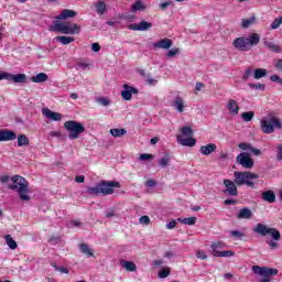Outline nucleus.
<instances>
[{
    "label": "nucleus",
    "instance_id": "obj_8",
    "mask_svg": "<svg viewBox=\"0 0 282 282\" xmlns=\"http://www.w3.org/2000/svg\"><path fill=\"white\" fill-rule=\"evenodd\" d=\"M252 272L253 274H259V276H263V279L259 280L258 282H272V279H270V276H276V274H279L278 269L259 265H253Z\"/></svg>",
    "mask_w": 282,
    "mask_h": 282
},
{
    "label": "nucleus",
    "instance_id": "obj_64",
    "mask_svg": "<svg viewBox=\"0 0 282 282\" xmlns=\"http://www.w3.org/2000/svg\"><path fill=\"white\" fill-rule=\"evenodd\" d=\"M275 68L276 69H282V59H278L275 63Z\"/></svg>",
    "mask_w": 282,
    "mask_h": 282
},
{
    "label": "nucleus",
    "instance_id": "obj_25",
    "mask_svg": "<svg viewBox=\"0 0 282 282\" xmlns=\"http://www.w3.org/2000/svg\"><path fill=\"white\" fill-rule=\"evenodd\" d=\"M172 107H174V109H176V111H178V113H183L184 112V99H182V97H176L175 100L172 104Z\"/></svg>",
    "mask_w": 282,
    "mask_h": 282
},
{
    "label": "nucleus",
    "instance_id": "obj_35",
    "mask_svg": "<svg viewBox=\"0 0 282 282\" xmlns=\"http://www.w3.org/2000/svg\"><path fill=\"white\" fill-rule=\"evenodd\" d=\"M30 144V139L25 134L18 135V147H28Z\"/></svg>",
    "mask_w": 282,
    "mask_h": 282
},
{
    "label": "nucleus",
    "instance_id": "obj_33",
    "mask_svg": "<svg viewBox=\"0 0 282 282\" xmlns=\"http://www.w3.org/2000/svg\"><path fill=\"white\" fill-rule=\"evenodd\" d=\"M47 74L45 73H39L37 75L31 77V80L33 83H45V80H47Z\"/></svg>",
    "mask_w": 282,
    "mask_h": 282
},
{
    "label": "nucleus",
    "instance_id": "obj_21",
    "mask_svg": "<svg viewBox=\"0 0 282 282\" xmlns=\"http://www.w3.org/2000/svg\"><path fill=\"white\" fill-rule=\"evenodd\" d=\"M78 13H76V11L74 10H69V9H64L59 15L56 17V19L61 20H65V19H74V17H76Z\"/></svg>",
    "mask_w": 282,
    "mask_h": 282
},
{
    "label": "nucleus",
    "instance_id": "obj_3",
    "mask_svg": "<svg viewBox=\"0 0 282 282\" xmlns=\"http://www.w3.org/2000/svg\"><path fill=\"white\" fill-rule=\"evenodd\" d=\"M261 41L259 33H252L248 37L240 36L234 40L232 45L239 52H250L252 47H257Z\"/></svg>",
    "mask_w": 282,
    "mask_h": 282
},
{
    "label": "nucleus",
    "instance_id": "obj_40",
    "mask_svg": "<svg viewBox=\"0 0 282 282\" xmlns=\"http://www.w3.org/2000/svg\"><path fill=\"white\" fill-rule=\"evenodd\" d=\"M140 10H144V4L142 1H137L134 4H132L131 12H138Z\"/></svg>",
    "mask_w": 282,
    "mask_h": 282
},
{
    "label": "nucleus",
    "instance_id": "obj_10",
    "mask_svg": "<svg viewBox=\"0 0 282 282\" xmlns=\"http://www.w3.org/2000/svg\"><path fill=\"white\" fill-rule=\"evenodd\" d=\"M236 162L239 164L242 169H252L254 166V160L250 158V153L248 152H241L236 156Z\"/></svg>",
    "mask_w": 282,
    "mask_h": 282
},
{
    "label": "nucleus",
    "instance_id": "obj_47",
    "mask_svg": "<svg viewBox=\"0 0 282 282\" xmlns=\"http://www.w3.org/2000/svg\"><path fill=\"white\" fill-rule=\"evenodd\" d=\"M196 258H197V259H202V261H204V260L208 259V256L206 254V251H204V250H198V251L196 252Z\"/></svg>",
    "mask_w": 282,
    "mask_h": 282
},
{
    "label": "nucleus",
    "instance_id": "obj_57",
    "mask_svg": "<svg viewBox=\"0 0 282 282\" xmlns=\"http://www.w3.org/2000/svg\"><path fill=\"white\" fill-rule=\"evenodd\" d=\"M271 80L272 83H278V85H282V78L279 77V75H272Z\"/></svg>",
    "mask_w": 282,
    "mask_h": 282
},
{
    "label": "nucleus",
    "instance_id": "obj_63",
    "mask_svg": "<svg viewBox=\"0 0 282 282\" xmlns=\"http://www.w3.org/2000/svg\"><path fill=\"white\" fill-rule=\"evenodd\" d=\"M91 50H93V52H100V44L93 43L91 44Z\"/></svg>",
    "mask_w": 282,
    "mask_h": 282
},
{
    "label": "nucleus",
    "instance_id": "obj_54",
    "mask_svg": "<svg viewBox=\"0 0 282 282\" xmlns=\"http://www.w3.org/2000/svg\"><path fill=\"white\" fill-rule=\"evenodd\" d=\"M276 149H278V151H276V160L279 162H282V145L281 144L278 145Z\"/></svg>",
    "mask_w": 282,
    "mask_h": 282
},
{
    "label": "nucleus",
    "instance_id": "obj_28",
    "mask_svg": "<svg viewBox=\"0 0 282 282\" xmlns=\"http://www.w3.org/2000/svg\"><path fill=\"white\" fill-rule=\"evenodd\" d=\"M178 224H184L185 226H195L197 224V217L189 218H177Z\"/></svg>",
    "mask_w": 282,
    "mask_h": 282
},
{
    "label": "nucleus",
    "instance_id": "obj_37",
    "mask_svg": "<svg viewBox=\"0 0 282 282\" xmlns=\"http://www.w3.org/2000/svg\"><path fill=\"white\" fill-rule=\"evenodd\" d=\"M170 162H171V156L166 154L165 156L159 160V166H161V169H166Z\"/></svg>",
    "mask_w": 282,
    "mask_h": 282
},
{
    "label": "nucleus",
    "instance_id": "obj_23",
    "mask_svg": "<svg viewBox=\"0 0 282 282\" xmlns=\"http://www.w3.org/2000/svg\"><path fill=\"white\" fill-rule=\"evenodd\" d=\"M224 248H226V245L224 242L221 241L213 242L210 246L213 257H216L217 254H219L221 252L219 250H224Z\"/></svg>",
    "mask_w": 282,
    "mask_h": 282
},
{
    "label": "nucleus",
    "instance_id": "obj_55",
    "mask_svg": "<svg viewBox=\"0 0 282 282\" xmlns=\"http://www.w3.org/2000/svg\"><path fill=\"white\" fill-rule=\"evenodd\" d=\"M87 67H89V64L85 62H79L76 64V69H87Z\"/></svg>",
    "mask_w": 282,
    "mask_h": 282
},
{
    "label": "nucleus",
    "instance_id": "obj_51",
    "mask_svg": "<svg viewBox=\"0 0 282 282\" xmlns=\"http://www.w3.org/2000/svg\"><path fill=\"white\" fill-rule=\"evenodd\" d=\"M145 186L147 188H155V186H158V182H155V180H149L145 182Z\"/></svg>",
    "mask_w": 282,
    "mask_h": 282
},
{
    "label": "nucleus",
    "instance_id": "obj_13",
    "mask_svg": "<svg viewBox=\"0 0 282 282\" xmlns=\"http://www.w3.org/2000/svg\"><path fill=\"white\" fill-rule=\"evenodd\" d=\"M17 140V132L12 130H0V142H10Z\"/></svg>",
    "mask_w": 282,
    "mask_h": 282
},
{
    "label": "nucleus",
    "instance_id": "obj_11",
    "mask_svg": "<svg viewBox=\"0 0 282 282\" xmlns=\"http://www.w3.org/2000/svg\"><path fill=\"white\" fill-rule=\"evenodd\" d=\"M151 28H153V23L147 21H141L139 23H132L128 25V29L134 32H147V30H151Z\"/></svg>",
    "mask_w": 282,
    "mask_h": 282
},
{
    "label": "nucleus",
    "instance_id": "obj_6",
    "mask_svg": "<svg viewBox=\"0 0 282 282\" xmlns=\"http://www.w3.org/2000/svg\"><path fill=\"white\" fill-rule=\"evenodd\" d=\"M64 129L68 131L69 140H78L82 133H85V126L78 121L68 120L64 123Z\"/></svg>",
    "mask_w": 282,
    "mask_h": 282
},
{
    "label": "nucleus",
    "instance_id": "obj_2",
    "mask_svg": "<svg viewBox=\"0 0 282 282\" xmlns=\"http://www.w3.org/2000/svg\"><path fill=\"white\" fill-rule=\"evenodd\" d=\"M11 182H13V184L8 185L9 191H17L22 202H30L31 197L28 195V193H30V184L25 177L21 175H13L11 177Z\"/></svg>",
    "mask_w": 282,
    "mask_h": 282
},
{
    "label": "nucleus",
    "instance_id": "obj_44",
    "mask_svg": "<svg viewBox=\"0 0 282 282\" xmlns=\"http://www.w3.org/2000/svg\"><path fill=\"white\" fill-rule=\"evenodd\" d=\"M52 267L57 270L58 272H62L63 274H69V270L65 267H58L56 263H53Z\"/></svg>",
    "mask_w": 282,
    "mask_h": 282
},
{
    "label": "nucleus",
    "instance_id": "obj_50",
    "mask_svg": "<svg viewBox=\"0 0 282 282\" xmlns=\"http://www.w3.org/2000/svg\"><path fill=\"white\" fill-rule=\"evenodd\" d=\"M139 160L142 162H147L148 160H153V154L143 153L139 156Z\"/></svg>",
    "mask_w": 282,
    "mask_h": 282
},
{
    "label": "nucleus",
    "instance_id": "obj_42",
    "mask_svg": "<svg viewBox=\"0 0 282 282\" xmlns=\"http://www.w3.org/2000/svg\"><path fill=\"white\" fill-rule=\"evenodd\" d=\"M238 149H241V151H250V149H252V144L241 142V143L238 144Z\"/></svg>",
    "mask_w": 282,
    "mask_h": 282
},
{
    "label": "nucleus",
    "instance_id": "obj_30",
    "mask_svg": "<svg viewBox=\"0 0 282 282\" xmlns=\"http://www.w3.org/2000/svg\"><path fill=\"white\" fill-rule=\"evenodd\" d=\"M4 240L7 242V246L10 248V250H17L18 245L14 238H12V236L10 235L4 236Z\"/></svg>",
    "mask_w": 282,
    "mask_h": 282
},
{
    "label": "nucleus",
    "instance_id": "obj_48",
    "mask_svg": "<svg viewBox=\"0 0 282 282\" xmlns=\"http://www.w3.org/2000/svg\"><path fill=\"white\" fill-rule=\"evenodd\" d=\"M97 101L99 102V105H101L102 107H109L110 105V100L105 98V97H101V98H98Z\"/></svg>",
    "mask_w": 282,
    "mask_h": 282
},
{
    "label": "nucleus",
    "instance_id": "obj_49",
    "mask_svg": "<svg viewBox=\"0 0 282 282\" xmlns=\"http://www.w3.org/2000/svg\"><path fill=\"white\" fill-rule=\"evenodd\" d=\"M180 54V48H172L167 52V58H173V56H177Z\"/></svg>",
    "mask_w": 282,
    "mask_h": 282
},
{
    "label": "nucleus",
    "instance_id": "obj_29",
    "mask_svg": "<svg viewBox=\"0 0 282 282\" xmlns=\"http://www.w3.org/2000/svg\"><path fill=\"white\" fill-rule=\"evenodd\" d=\"M79 250L83 254H86V257H94V250L89 248V245L87 243H80Z\"/></svg>",
    "mask_w": 282,
    "mask_h": 282
},
{
    "label": "nucleus",
    "instance_id": "obj_62",
    "mask_svg": "<svg viewBox=\"0 0 282 282\" xmlns=\"http://www.w3.org/2000/svg\"><path fill=\"white\" fill-rule=\"evenodd\" d=\"M0 182L2 184H8V182H10V176L8 175L0 176Z\"/></svg>",
    "mask_w": 282,
    "mask_h": 282
},
{
    "label": "nucleus",
    "instance_id": "obj_58",
    "mask_svg": "<svg viewBox=\"0 0 282 282\" xmlns=\"http://www.w3.org/2000/svg\"><path fill=\"white\" fill-rule=\"evenodd\" d=\"M268 246H270L271 250H276V248H279L278 242H275L274 240H269L267 241Z\"/></svg>",
    "mask_w": 282,
    "mask_h": 282
},
{
    "label": "nucleus",
    "instance_id": "obj_52",
    "mask_svg": "<svg viewBox=\"0 0 282 282\" xmlns=\"http://www.w3.org/2000/svg\"><path fill=\"white\" fill-rule=\"evenodd\" d=\"M252 76V68H247L246 72L242 75V80H248Z\"/></svg>",
    "mask_w": 282,
    "mask_h": 282
},
{
    "label": "nucleus",
    "instance_id": "obj_41",
    "mask_svg": "<svg viewBox=\"0 0 282 282\" xmlns=\"http://www.w3.org/2000/svg\"><path fill=\"white\" fill-rule=\"evenodd\" d=\"M181 133L183 135H187L191 138V135H193V128L188 127V126H185L181 129Z\"/></svg>",
    "mask_w": 282,
    "mask_h": 282
},
{
    "label": "nucleus",
    "instance_id": "obj_24",
    "mask_svg": "<svg viewBox=\"0 0 282 282\" xmlns=\"http://www.w3.org/2000/svg\"><path fill=\"white\" fill-rule=\"evenodd\" d=\"M64 34H80V25H65L64 26Z\"/></svg>",
    "mask_w": 282,
    "mask_h": 282
},
{
    "label": "nucleus",
    "instance_id": "obj_26",
    "mask_svg": "<svg viewBox=\"0 0 282 282\" xmlns=\"http://www.w3.org/2000/svg\"><path fill=\"white\" fill-rule=\"evenodd\" d=\"M50 32H59L61 34H64L65 32V24L55 21L53 22V25L50 26Z\"/></svg>",
    "mask_w": 282,
    "mask_h": 282
},
{
    "label": "nucleus",
    "instance_id": "obj_17",
    "mask_svg": "<svg viewBox=\"0 0 282 282\" xmlns=\"http://www.w3.org/2000/svg\"><path fill=\"white\" fill-rule=\"evenodd\" d=\"M176 140L178 144H182V147H195V144H197V140H195L194 138L183 139L182 135H177Z\"/></svg>",
    "mask_w": 282,
    "mask_h": 282
},
{
    "label": "nucleus",
    "instance_id": "obj_1",
    "mask_svg": "<svg viewBox=\"0 0 282 282\" xmlns=\"http://www.w3.org/2000/svg\"><path fill=\"white\" fill-rule=\"evenodd\" d=\"M234 177V182L228 178L224 180L226 187L224 191L225 195L237 197L239 195L237 186H247L248 188L257 189V182L254 180H259V174L252 172H235Z\"/></svg>",
    "mask_w": 282,
    "mask_h": 282
},
{
    "label": "nucleus",
    "instance_id": "obj_7",
    "mask_svg": "<svg viewBox=\"0 0 282 282\" xmlns=\"http://www.w3.org/2000/svg\"><path fill=\"white\" fill-rule=\"evenodd\" d=\"M253 232H256V235H260L261 237H267V235H270L273 241L281 240V232L278 231L276 228H270L268 225H263L261 223L256 225Z\"/></svg>",
    "mask_w": 282,
    "mask_h": 282
},
{
    "label": "nucleus",
    "instance_id": "obj_18",
    "mask_svg": "<svg viewBox=\"0 0 282 282\" xmlns=\"http://www.w3.org/2000/svg\"><path fill=\"white\" fill-rule=\"evenodd\" d=\"M226 109H228V111L230 113H234V116H238L239 115V104H237V100L235 99H229L227 105H226Z\"/></svg>",
    "mask_w": 282,
    "mask_h": 282
},
{
    "label": "nucleus",
    "instance_id": "obj_34",
    "mask_svg": "<svg viewBox=\"0 0 282 282\" xmlns=\"http://www.w3.org/2000/svg\"><path fill=\"white\" fill-rule=\"evenodd\" d=\"M127 134V130L126 129H110V135H112L113 138H122V135Z\"/></svg>",
    "mask_w": 282,
    "mask_h": 282
},
{
    "label": "nucleus",
    "instance_id": "obj_31",
    "mask_svg": "<svg viewBox=\"0 0 282 282\" xmlns=\"http://www.w3.org/2000/svg\"><path fill=\"white\" fill-rule=\"evenodd\" d=\"M96 8V12L97 14H105V12H107V4L105 3V1H98L95 6Z\"/></svg>",
    "mask_w": 282,
    "mask_h": 282
},
{
    "label": "nucleus",
    "instance_id": "obj_22",
    "mask_svg": "<svg viewBox=\"0 0 282 282\" xmlns=\"http://www.w3.org/2000/svg\"><path fill=\"white\" fill-rule=\"evenodd\" d=\"M238 219H252V210L249 207H243L237 215Z\"/></svg>",
    "mask_w": 282,
    "mask_h": 282
},
{
    "label": "nucleus",
    "instance_id": "obj_45",
    "mask_svg": "<svg viewBox=\"0 0 282 282\" xmlns=\"http://www.w3.org/2000/svg\"><path fill=\"white\" fill-rule=\"evenodd\" d=\"M216 257H224V258L235 257V253L234 251H230V250L220 251Z\"/></svg>",
    "mask_w": 282,
    "mask_h": 282
},
{
    "label": "nucleus",
    "instance_id": "obj_12",
    "mask_svg": "<svg viewBox=\"0 0 282 282\" xmlns=\"http://www.w3.org/2000/svg\"><path fill=\"white\" fill-rule=\"evenodd\" d=\"M133 94H138V88L129 86L128 84L123 85V90L121 91V97L124 100H131Z\"/></svg>",
    "mask_w": 282,
    "mask_h": 282
},
{
    "label": "nucleus",
    "instance_id": "obj_20",
    "mask_svg": "<svg viewBox=\"0 0 282 282\" xmlns=\"http://www.w3.org/2000/svg\"><path fill=\"white\" fill-rule=\"evenodd\" d=\"M202 155H210V153H215L217 151V144L208 143L207 145L200 147Z\"/></svg>",
    "mask_w": 282,
    "mask_h": 282
},
{
    "label": "nucleus",
    "instance_id": "obj_19",
    "mask_svg": "<svg viewBox=\"0 0 282 282\" xmlns=\"http://www.w3.org/2000/svg\"><path fill=\"white\" fill-rule=\"evenodd\" d=\"M263 45L269 52H273L274 54H281V46H279L274 42L264 40Z\"/></svg>",
    "mask_w": 282,
    "mask_h": 282
},
{
    "label": "nucleus",
    "instance_id": "obj_43",
    "mask_svg": "<svg viewBox=\"0 0 282 282\" xmlns=\"http://www.w3.org/2000/svg\"><path fill=\"white\" fill-rule=\"evenodd\" d=\"M139 224H142L143 226H149L151 224V218H149V216H141L139 219Z\"/></svg>",
    "mask_w": 282,
    "mask_h": 282
},
{
    "label": "nucleus",
    "instance_id": "obj_38",
    "mask_svg": "<svg viewBox=\"0 0 282 282\" xmlns=\"http://www.w3.org/2000/svg\"><path fill=\"white\" fill-rule=\"evenodd\" d=\"M241 118L245 122H252V118H254V112L253 111L242 112Z\"/></svg>",
    "mask_w": 282,
    "mask_h": 282
},
{
    "label": "nucleus",
    "instance_id": "obj_9",
    "mask_svg": "<svg viewBox=\"0 0 282 282\" xmlns=\"http://www.w3.org/2000/svg\"><path fill=\"white\" fill-rule=\"evenodd\" d=\"M0 80H8L9 83L25 84L28 83V75L25 74H12L8 72L0 73Z\"/></svg>",
    "mask_w": 282,
    "mask_h": 282
},
{
    "label": "nucleus",
    "instance_id": "obj_53",
    "mask_svg": "<svg viewBox=\"0 0 282 282\" xmlns=\"http://www.w3.org/2000/svg\"><path fill=\"white\" fill-rule=\"evenodd\" d=\"M170 6H173V1L163 2L159 6L160 10H166Z\"/></svg>",
    "mask_w": 282,
    "mask_h": 282
},
{
    "label": "nucleus",
    "instance_id": "obj_16",
    "mask_svg": "<svg viewBox=\"0 0 282 282\" xmlns=\"http://www.w3.org/2000/svg\"><path fill=\"white\" fill-rule=\"evenodd\" d=\"M261 197L263 202H268V204H274V202H276V194H274L272 189L262 192Z\"/></svg>",
    "mask_w": 282,
    "mask_h": 282
},
{
    "label": "nucleus",
    "instance_id": "obj_46",
    "mask_svg": "<svg viewBox=\"0 0 282 282\" xmlns=\"http://www.w3.org/2000/svg\"><path fill=\"white\" fill-rule=\"evenodd\" d=\"M250 89H260L261 91L265 90V85L263 84H249Z\"/></svg>",
    "mask_w": 282,
    "mask_h": 282
},
{
    "label": "nucleus",
    "instance_id": "obj_32",
    "mask_svg": "<svg viewBox=\"0 0 282 282\" xmlns=\"http://www.w3.org/2000/svg\"><path fill=\"white\" fill-rule=\"evenodd\" d=\"M265 76H268V70L264 68H257L253 72V77L256 78V80H259L260 78H265Z\"/></svg>",
    "mask_w": 282,
    "mask_h": 282
},
{
    "label": "nucleus",
    "instance_id": "obj_60",
    "mask_svg": "<svg viewBox=\"0 0 282 282\" xmlns=\"http://www.w3.org/2000/svg\"><path fill=\"white\" fill-rule=\"evenodd\" d=\"M280 26L281 24L276 19L271 23V30H279Z\"/></svg>",
    "mask_w": 282,
    "mask_h": 282
},
{
    "label": "nucleus",
    "instance_id": "obj_59",
    "mask_svg": "<svg viewBox=\"0 0 282 282\" xmlns=\"http://www.w3.org/2000/svg\"><path fill=\"white\" fill-rule=\"evenodd\" d=\"M177 226V220H172L166 225L167 230H173Z\"/></svg>",
    "mask_w": 282,
    "mask_h": 282
},
{
    "label": "nucleus",
    "instance_id": "obj_5",
    "mask_svg": "<svg viewBox=\"0 0 282 282\" xmlns=\"http://www.w3.org/2000/svg\"><path fill=\"white\" fill-rule=\"evenodd\" d=\"M260 129L262 133L270 135L275 129H282V122L279 117L268 116L261 119Z\"/></svg>",
    "mask_w": 282,
    "mask_h": 282
},
{
    "label": "nucleus",
    "instance_id": "obj_27",
    "mask_svg": "<svg viewBox=\"0 0 282 282\" xmlns=\"http://www.w3.org/2000/svg\"><path fill=\"white\" fill-rule=\"evenodd\" d=\"M121 267L127 270V272H135L138 267L133 261H121Z\"/></svg>",
    "mask_w": 282,
    "mask_h": 282
},
{
    "label": "nucleus",
    "instance_id": "obj_39",
    "mask_svg": "<svg viewBox=\"0 0 282 282\" xmlns=\"http://www.w3.org/2000/svg\"><path fill=\"white\" fill-rule=\"evenodd\" d=\"M171 274V268L165 267L159 271V279H166Z\"/></svg>",
    "mask_w": 282,
    "mask_h": 282
},
{
    "label": "nucleus",
    "instance_id": "obj_61",
    "mask_svg": "<svg viewBox=\"0 0 282 282\" xmlns=\"http://www.w3.org/2000/svg\"><path fill=\"white\" fill-rule=\"evenodd\" d=\"M250 153H252L253 155H261V150L257 149V148H250Z\"/></svg>",
    "mask_w": 282,
    "mask_h": 282
},
{
    "label": "nucleus",
    "instance_id": "obj_4",
    "mask_svg": "<svg viewBox=\"0 0 282 282\" xmlns=\"http://www.w3.org/2000/svg\"><path fill=\"white\" fill-rule=\"evenodd\" d=\"M120 188V183L116 181H101L95 187H87L88 195H113V189Z\"/></svg>",
    "mask_w": 282,
    "mask_h": 282
},
{
    "label": "nucleus",
    "instance_id": "obj_15",
    "mask_svg": "<svg viewBox=\"0 0 282 282\" xmlns=\"http://www.w3.org/2000/svg\"><path fill=\"white\" fill-rule=\"evenodd\" d=\"M43 115L46 118H48L50 120H54L55 122H58L63 118V115H61L58 112H54V111L50 110V108H44Z\"/></svg>",
    "mask_w": 282,
    "mask_h": 282
},
{
    "label": "nucleus",
    "instance_id": "obj_36",
    "mask_svg": "<svg viewBox=\"0 0 282 282\" xmlns=\"http://www.w3.org/2000/svg\"><path fill=\"white\" fill-rule=\"evenodd\" d=\"M56 41H58L59 43H62V45H69V43H74V37H69V36H57Z\"/></svg>",
    "mask_w": 282,
    "mask_h": 282
},
{
    "label": "nucleus",
    "instance_id": "obj_56",
    "mask_svg": "<svg viewBox=\"0 0 282 282\" xmlns=\"http://www.w3.org/2000/svg\"><path fill=\"white\" fill-rule=\"evenodd\" d=\"M231 237H235L236 239H240V237H243V234L239 230H232L230 231Z\"/></svg>",
    "mask_w": 282,
    "mask_h": 282
},
{
    "label": "nucleus",
    "instance_id": "obj_14",
    "mask_svg": "<svg viewBox=\"0 0 282 282\" xmlns=\"http://www.w3.org/2000/svg\"><path fill=\"white\" fill-rule=\"evenodd\" d=\"M153 47H158L159 50H171V47H173V41L169 37H165L155 42Z\"/></svg>",
    "mask_w": 282,
    "mask_h": 282
}]
</instances>
